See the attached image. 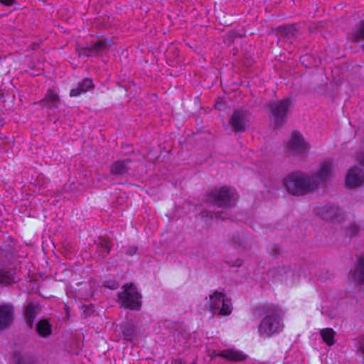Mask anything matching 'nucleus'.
<instances>
[{
	"mask_svg": "<svg viewBox=\"0 0 364 364\" xmlns=\"http://www.w3.org/2000/svg\"><path fill=\"white\" fill-rule=\"evenodd\" d=\"M137 247L136 246H129L126 250V254L129 256H133L137 252Z\"/></svg>",
	"mask_w": 364,
	"mask_h": 364,
	"instance_id": "obj_31",
	"label": "nucleus"
},
{
	"mask_svg": "<svg viewBox=\"0 0 364 364\" xmlns=\"http://www.w3.org/2000/svg\"><path fill=\"white\" fill-rule=\"evenodd\" d=\"M346 183L350 188L361 186L364 183V171L358 166H354L348 170Z\"/></svg>",
	"mask_w": 364,
	"mask_h": 364,
	"instance_id": "obj_10",
	"label": "nucleus"
},
{
	"mask_svg": "<svg viewBox=\"0 0 364 364\" xmlns=\"http://www.w3.org/2000/svg\"><path fill=\"white\" fill-rule=\"evenodd\" d=\"M321 336L323 341L329 346L335 343L334 337L336 335L335 331L332 328H323L320 331Z\"/></svg>",
	"mask_w": 364,
	"mask_h": 364,
	"instance_id": "obj_25",
	"label": "nucleus"
},
{
	"mask_svg": "<svg viewBox=\"0 0 364 364\" xmlns=\"http://www.w3.org/2000/svg\"><path fill=\"white\" fill-rule=\"evenodd\" d=\"M82 309H85L83 311V313L86 317L89 316L91 314V313L92 312V310L89 306H83Z\"/></svg>",
	"mask_w": 364,
	"mask_h": 364,
	"instance_id": "obj_33",
	"label": "nucleus"
},
{
	"mask_svg": "<svg viewBox=\"0 0 364 364\" xmlns=\"http://www.w3.org/2000/svg\"><path fill=\"white\" fill-rule=\"evenodd\" d=\"M236 199L235 191L227 186L215 188L206 196L207 203L219 208L230 207Z\"/></svg>",
	"mask_w": 364,
	"mask_h": 364,
	"instance_id": "obj_4",
	"label": "nucleus"
},
{
	"mask_svg": "<svg viewBox=\"0 0 364 364\" xmlns=\"http://www.w3.org/2000/svg\"><path fill=\"white\" fill-rule=\"evenodd\" d=\"M38 335L42 338H48L52 334V325L48 319H41L36 326Z\"/></svg>",
	"mask_w": 364,
	"mask_h": 364,
	"instance_id": "obj_21",
	"label": "nucleus"
},
{
	"mask_svg": "<svg viewBox=\"0 0 364 364\" xmlns=\"http://www.w3.org/2000/svg\"><path fill=\"white\" fill-rule=\"evenodd\" d=\"M60 101L58 95L55 93L51 89L47 91V93L43 100V102L49 103L52 107L58 108V102Z\"/></svg>",
	"mask_w": 364,
	"mask_h": 364,
	"instance_id": "obj_27",
	"label": "nucleus"
},
{
	"mask_svg": "<svg viewBox=\"0 0 364 364\" xmlns=\"http://www.w3.org/2000/svg\"><path fill=\"white\" fill-rule=\"evenodd\" d=\"M300 61L306 68H309L315 64L316 58L312 55L306 53L301 56Z\"/></svg>",
	"mask_w": 364,
	"mask_h": 364,
	"instance_id": "obj_28",
	"label": "nucleus"
},
{
	"mask_svg": "<svg viewBox=\"0 0 364 364\" xmlns=\"http://www.w3.org/2000/svg\"><path fill=\"white\" fill-rule=\"evenodd\" d=\"M14 280V273L11 269H0V284H10Z\"/></svg>",
	"mask_w": 364,
	"mask_h": 364,
	"instance_id": "obj_26",
	"label": "nucleus"
},
{
	"mask_svg": "<svg viewBox=\"0 0 364 364\" xmlns=\"http://www.w3.org/2000/svg\"><path fill=\"white\" fill-rule=\"evenodd\" d=\"M360 231V228L358 225L355 224H351L347 229H346V234L348 237H352L355 235H356Z\"/></svg>",
	"mask_w": 364,
	"mask_h": 364,
	"instance_id": "obj_30",
	"label": "nucleus"
},
{
	"mask_svg": "<svg viewBox=\"0 0 364 364\" xmlns=\"http://www.w3.org/2000/svg\"><path fill=\"white\" fill-rule=\"evenodd\" d=\"M123 291L117 294V301L122 306L133 311H139L141 306V295L133 284L122 287Z\"/></svg>",
	"mask_w": 364,
	"mask_h": 364,
	"instance_id": "obj_3",
	"label": "nucleus"
},
{
	"mask_svg": "<svg viewBox=\"0 0 364 364\" xmlns=\"http://www.w3.org/2000/svg\"><path fill=\"white\" fill-rule=\"evenodd\" d=\"M298 31L294 25H286L279 26L277 28V33L282 37L289 38L296 36Z\"/></svg>",
	"mask_w": 364,
	"mask_h": 364,
	"instance_id": "obj_24",
	"label": "nucleus"
},
{
	"mask_svg": "<svg viewBox=\"0 0 364 364\" xmlns=\"http://www.w3.org/2000/svg\"><path fill=\"white\" fill-rule=\"evenodd\" d=\"M97 251L99 252V255L102 257H105L107 255L109 254L111 247L112 246L109 240L105 237H100L99 242L97 244Z\"/></svg>",
	"mask_w": 364,
	"mask_h": 364,
	"instance_id": "obj_22",
	"label": "nucleus"
},
{
	"mask_svg": "<svg viewBox=\"0 0 364 364\" xmlns=\"http://www.w3.org/2000/svg\"><path fill=\"white\" fill-rule=\"evenodd\" d=\"M283 183L287 192L294 196H303L316 190V184L310 173L301 171L289 173Z\"/></svg>",
	"mask_w": 364,
	"mask_h": 364,
	"instance_id": "obj_2",
	"label": "nucleus"
},
{
	"mask_svg": "<svg viewBox=\"0 0 364 364\" xmlns=\"http://www.w3.org/2000/svg\"><path fill=\"white\" fill-rule=\"evenodd\" d=\"M13 357L15 364H35L34 358L27 353L16 351L14 353Z\"/></svg>",
	"mask_w": 364,
	"mask_h": 364,
	"instance_id": "obj_23",
	"label": "nucleus"
},
{
	"mask_svg": "<svg viewBox=\"0 0 364 364\" xmlns=\"http://www.w3.org/2000/svg\"><path fill=\"white\" fill-rule=\"evenodd\" d=\"M107 41L99 40L96 43L90 44V46L78 48L77 49V50L79 51L78 55L80 57L81 55H85V56L90 57V56L97 55L100 53L102 52L107 48Z\"/></svg>",
	"mask_w": 364,
	"mask_h": 364,
	"instance_id": "obj_13",
	"label": "nucleus"
},
{
	"mask_svg": "<svg viewBox=\"0 0 364 364\" xmlns=\"http://www.w3.org/2000/svg\"><path fill=\"white\" fill-rule=\"evenodd\" d=\"M255 314L260 317L264 316L258 327L261 336L270 337L283 329L281 311L274 304H264L257 307L255 309Z\"/></svg>",
	"mask_w": 364,
	"mask_h": 364,
	"instance_id": "obj_1",
	"label": "nucleus"
},
{
	"mask_svg": "<svg viewBox=\"0 0 364 364\" xmlns=\"http://www.w3.org/2000/svg\"><path fill=\"white\" fill-rule=\"evenodd\" d=\"M250 113L242 109L233 111L229 119V124L235 132H244L250 122Z\"/></svg>",
	"mask_w": 364,
	"mask_h": 364,
	"instance_id": "obj_8",
	"label": "nucleus"
},
{
	"mask_svg": "<svg viewBox=\"0 0 364 364\" xmlns=\"http://www.w3.org/2000/svg\"><path fill=\"white\" fill-rule=\"evenodd\" d=\"M348 38L354 43L364 41V21H362L352 28L348 33Z\"/></svg>",
	"mask_w": 364,
	"mask_h": 364,
	"instance_id": "obj_19",
	"label": "nucleus"
},
{
	"mask_svg": "<svg viewBox=\"0 0 364 364\" xmlns=\"http://www.w3.org/2000/svg\"><path fill=\"white\" fill-rule=\"evenodd\" d=\"M215 217L218 219H220L221 218L222 220H224V218H221V215H220V213H217L215 214Z\"/></svg>",
	"mask_w": 364,
	"mask_h": 364,
	"instance_id": "obj_36",
	"label": "nucleus"
},
{
	"mask_svg": "<svg viewBox=\"0 0 364 364\" xmlns=\"http://www.w3.org/2000/svg\"><path fill=\"white\" fill-rule=\"evenodd\" d=\"M131 163L132 160L129 159L114 161L110 166V173L118 177L124 176L128 173Z\"/></svg>",
	"mask_w": 364,
	"mask_h": 364,
	"instance_id": "obj_14",
	"label": "nucleus"
},
{
	"mask_svg": "<svg viewBox=\"0 0 364 364\" xmlns=\"http://www.w3.org/2000/svg\"><path fill=\"white\" fill-rule=\"evenodd\" d=\"M357 160L360 163V164L364 166V153L358 154L357 156Z\"/></svg>",
	"mask_w": 364,
	"mask_h": 364,
	"instance_id": "obj_34",
	"label": "nucleus"
},
{
	"mask_svg": "<svg viewBox=\"0 0 364 364\" xmlns=\"http://www.w3.org/2000/svg\"><path fill=\"white\" fill-rule=\"evenodd\" d=\"M95 85L91 78H85L77 84L75 88L70 92V97H78L82 93L87 92L88 90L94 88Z\"/></svg>",
	"mask_w": 364,
	"mask_h": 364,
	"instance_id": "obj_15",
	"label": "nucleus"
},
{
	"mask_svg": "<svg viewBox=\"0 0 364 364\" xmlns=\"http://www.w3.org/2000/svg\"><path fill=\"white\" fill-rule=\"evenodd\" d=\"M0 2L6 6H11L15 3V0H0Z\"/></svg>",
	"mask_w": 364,
	"mask_h": 364,
	"instance_id": "obj_32",
	"label": "nucleus"
},
{
	"mask_svg": "<svg viewBox=\"0 0 364 364\" xmlns=\"http://www.w3.org/2000/svg\"><path fill=\"white\" fill-rule=\"evenodd\" d=\"M242 264V261L240 259H236L234 266L240 267Z\"/></svg>",
	"mask_w": 364,
	"mask_h": 364,
	"instance_id": "obj_35",
	"label": "nucleus"
},
{
	"mask_svg": "<svg viewBox=\"0 0 364 364\" xmlns=\"http://www.w3.org/2000/svg\"><path fill=\"white\" fill-rule=\"evenodd\" d=\"M15 321V308L11 303L0 305V331L11 328Z\"/></svg>",
	"mask_w": 364,
	"mask_h": 364,
	"instance_id": "obj_9",
	"label": "nucleus"
},
{
	"mask_svg": "<svg viewBox=\"0 0 364 364\" xmlns=\"http://www.w3.org/2000/svg\"><path fill=\"white\" fill-rule=\"evenodd\" d=\"M234 242L236 244L237 247L241 245V241L239 238H238V241H234Z\"/></svg>",
	"mask_w": 364,
	"mask_h": 364,
	"instance_id": "obj_38",
	"label": "nucleus"
},
{
	"mask_svg": "<svg viewBox=\"0 0 364 364\" xmlns=\"http://www.w3.org/2000/svg\"><path fill=\"white\" fill-rule=\"evenodd\" d=\"M210 311L213 314L221 316H228L231 314V301L225 297L224 293L215 291L210 296Z\"/></svg>",
	"mask_w": 364,
	"mask_h": 364,
	"instance_id": "obj_6",
	"label": "nucleus"
},
{
	"mask_svg": "<svg viewBox=\"0 0 364 364\" xmlns=\"http://www.w3.org/2000/svg\"><path fill=\"white\" fill-rule=\"evenodd\" d=\"M353 277L356 283L364 284V257L362 256H359L357 259Z\"/></svg>",
	"mask_w": 364,
	"mask_h": 364,
	"instance_id": "obj_18",
	"label": "nucleus"
},
{
	"mask_svg": "<svg viewBox=\"0 0 364 364\" xmlns=\"http://www.w3.org/2000/svg\"><path fill=\"white\" fill-rule=\"evenodd\" d=\"M215 355L235 362L242 361L247 358V355L242 352L233 349H226L218 351Z\"/></svg>",
	"mask_w": 364,
	"mask_h": 364,
	"instance_id": "obj_16",
	"label": "nucleus"
},
{
	"mask_svg": "<svg viewBox=\"0 0 364 364\" xmlns=\"http://www.w3.org/2000/svg\"><path fill=\"white\" fill-rule=\"evenodd\" d=\"M201 214L203 215V216H205H205H208V215H209V214H210V212H208V211H203V212L201 213Z\"/></svg>",
	"mask_w": 364,
	"mask_h": 364,
	"instance_id": "obj_37",
	"label": "nucleus"
},
{
	"mask_svg": "<svg viewBox=\"0 0 364 364\" xmlns=\"http://www.w3.org/2000/svg\"><path fill=\"white\" fill-rule=\"evenodd\" d=\"M273 250L278 253L279 252V247H274Z\"/></svg>",
	"mask_w": 364,
	"mask_h": 364,
	"instance_id": "obj_40",
	"label": "nucleus"
},
{
	"mask_svg": "<svg viewBox=\"0 0 364 364\" xmlns=\"http://www.w3.org/2000/svg\"><path fill=\"white\" fill-rule=\"evenodd\" d=\"M174 364H183L181 360H176Z\"/></svg>",
	"mask_w": 364,
	"mask_h": 364,
	"instance_id": "obj_39",
	"label": "nucleus"
},
{
	"mask_svg": "<svg viewBox=\"0 0 364 364\" xmlns=\"http://www.w3.org/2000/svg\"><path fill=\"white\" fill-rule=\"evenodd\" d=\"M41 311V307L38 304L33 301L28 302L23 308V318L28 329H32L37 315Z\"/></svg>",
	"mask_w": 364,
	"mask_h": 364,
	"instance_id": "obj_11",
	"label": "nucleus"
},
{
	"mask_svg": "<svg viewBox=\"0 0 364 364\" xmlns=\"http://www.w3.org/2000/svg\"><path fill=\"white\" fill-rule=\"evenodd\" d=\"M122 333L124 340L132 342L137 337L136 326L130 322L123 324L121 327Z\"/></svg>",
	"mask_w": 364,
	"mask_h": 364,
	"instance_id": "obj_20",
	"label": "nucleus"
},
{
	"mask_svg": "<svg viewBox=\"0 0 364 364\" xmlns=\"http://www.w3.org/2000/svg\"><path fill=\"white\" fill-rule=\"evenodd\" d=\"M103 287L108 288L112 290L117 289L119 287V284L114 279L105 280L102 282Z\"/></svg>",
	"mask_w": 364,
	"mask_h": 364,
	"instance_id": "obj_29",
	"label": "nucleus"
},
{
	"mask_svg": "<svg viewBox=\"0 0 364 364\" xmlns=\"http://www.w3.org/2000/svg\"><path fill=\"white\" fill-rule=\"evenodd\" d=\"M333 160L331 158L323 160L316 172L310 173L312 180L316 184V189L321 184H324L333 176Z\"/></svg>",
	"mask_w": 364,
	"mask_h": 364,
	"instance_id": "obj_7",
	"label": "nucleus"
},
{
	"mask_svg": "<svg viewBox=\"0 0 364 364\" xmlns=\"http://www.w3.org/2000/svg\"><path fill=\"white\" fill-rule=\"evenodd\" d=\"M292 102L289 98L270 102L267 105L271 115L274 117L275 127L283 125L287 120V115Z\"/></svg>",
	"mask_w": 364,
	"mask_h": 364,
	"instance_id": "obj_5",
	"label": "nucleus"
},
{
	"mask_svg": "<svg viewBox=\"0 0 364 364\" xmlns=\"http://www.w3.org/2000/svg\"><path fill=\"white\" fill-rule=\"evenodd\" d=\"M341 209L334 205L328 204L322 208L321 215L325 220L332 221L338 218L341 215Z\"/></svg>",
	"mask_w": 364,
	"mask_h": 364,
	"instance_id": "obj_17",
	"label": "nucleus"
},
{
	"mask_svg": "<svg viewBox=\"0 0 364 364\" xmlns=\"http://www.w3.org/2000/svg\"><path fill=\"white\" fill-rule=\"evenodd\" d=\"M288 148L291 152L303 154L309 149V146L305 142L303 136L298 132H295L292 134Z\"/></svg>",
	"mask_w": 364,
	"mask_h": 364,
	"instance_id": "obj_12",
	"label": "nucleus"
},
{
	"mask_svg": "<svg viewBox=\"0 0 364 364\" xmlns=\"http://www.w3.org/2000/svg\"><path fill=\"white\" fill-rule=\"evenodd\" d=\"M361 48H362V50L364 51V45H362Z\"/></svg>",
	"mask_w": 364,
	"mask_h": 364,
	"instance_id": "obj_41",
	"label": "nucleus"
}]
</instances>
